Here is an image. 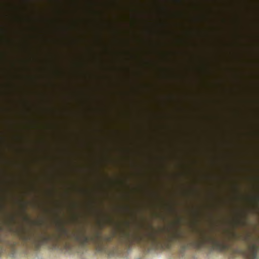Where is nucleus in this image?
<instances>
[{
    "mask_svg": "<svg viewBox=\"0 0 259 259\" xmlns=\"http://www.w3.org/2000/svg\"><path fill=\"white\" fill-rule=\"evenodd\" d=\"M184 235L180 231L175 232L170 237L171 240H177L181 243L183 250L188 249L190 246H193L198 249L208 246L212 250L223 252L229 249L230 247V244L224 240H219L210 236L204 237L200 240L188 243L184 242Z\"/></svg>",
    "mask_w": 259,
    "mask_h": 259,
    "instance_id": "2",
    "label": "nucleus"
},
{
    "mask_svg": "<svg viewBox=\"0 0 259 259\" xmlns=\"http://www.w3.org/2000/svg\"><path fill=\"white\" fill-rule=\"evenodd\" d=\"M119 241L127 246H131L136 243L140 244L144 240V237L137 233L131 234L128 232L121 230L118 236Z\"/></svg>",
    "mask_w": 259,
    "mask_h": 259,
    "instance_id": "4",
    "label": "nucleus"
},
{
    "mask_svg": "<svg viewBox=\"0 0 259 259\" xmlns=\"http://www.w3.org/2000/svg\"><path fill=\"white\" fill-rule=\"evenodd\" d=\"M167 245H168V247H170V244H167Z\"/></svg>",
    "mask_w": 259,
    "mask_h": 259,
    "instance_id": "7",
    "label": "nucleus"
},
{
    "mask_svg": "<svg viewBox=\"0 0 259 259\" xmlns=\"http://www.w3.org/2000/svg\"><path fill=\"white\" fill-rule=\"evenodd\" d=\"M255 201L256 202V203H257L258 202V201H259V199L258 197H256L255 198Z\"/></svg>",
    "mask_w": 259,
    "mask_h": 259,
    "instance_id": "6",
    "label": "nucleus"
},
{
    "mask_svg": "<svg viewBox=\"0 0 259 259\" xmlns=\"http://www.w3.org/2000/svg\"><path fill=\"white\" fill-rule=\"evenodd\" d=\"M232 238L236 240H241L245 243L248 247L249 252L246 253L247 259H258V253L259 252V246L257 242H251V236L249 234L244 235H238L236 233H233L231 234Z\"/></svg>",
    "mask_w": 259,
    "mask_h": 259,
    "instance_id": "3",
    "label": "nucleus"
},
{
    "mask_svg": "<svg viewBox=\"0 0 259 259\" xmlns=\"http://www.w3.org/2000/svg\"><path fill=\"white\" fill-rule=\"evenodd\" d=\"M58 235L49 234L46 232L35 234L27 233L24 230H15L14 232L25 245L30 243L35 250H38L42 245L51 243L57 245L60 240H73L78 242L81 245L84 246L89 242H92L96 246L99 251H103L105 247L103 244L104 241L111 242L114 236L115 232L112 235L103 237L99 230H95L91 236H87L84 231L78 230L70 233L64 226L59 225Z\"/></svg>",
    "mask_w": 259,
    "mask_h": 259,
    "instance_id": "1",
    "label": "nucleus"
},
{
    "mask_svg": "<svg viewBox=\"0 0 259 259\" xmlns=\"http://www.w3.org/2000/svg\"><path fill=\"white\" fill-rule=\"evenodd\" d=\"M39 225H41V223H39Z\"/></svg>",
    "mask_w": 259,
    "mask_h": 259,
    "instance_id": "8",
    "label": "nucleus"
},
{
    "mask_svg": "<svg viewBox=\"0 0 259 259\" xmlns=\"http://www.w3.org/2000/svg\"><path fill=\"white\" fill-rule=\"evenodd\" d=\"M151 231L147 233L146 237L147 240L153 245H156L158 243L159 240L158 234L159 232L150 226Z\"/></svg>",
    "mask_w": 259,
    "mask_h": 259,
    "instance_id": "5",
    "label": "nucleus"
}]
</instances>
